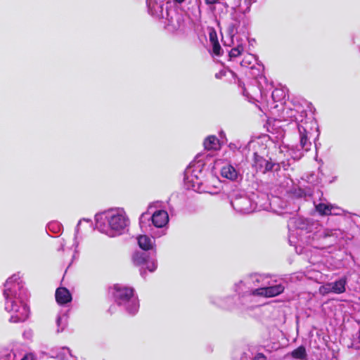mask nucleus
Masks as SVG:
<instances>
[{"instance_id": "nucleus-1", "label": "nucleus", "mask_w": 360, "mask_h": 360, "mask_svg": "<svg viewBox=\"0 0 360 360\" xmlns=\"http://www.w3.org/2000/svg\"><path fill=\"white\" fill-rule=\"evenodd\" d=\"M294 108H285L283 110V117L290 120V124L296 126L299 134V143L288 147L287 153L293 160L301 159L304 153L310 150L311 139H314L315 148L317 150L316 140L319 137V129L314 117H308L307 112L302 105H295Z\"/></svg>"}, {"instance_id": "nucleus-2", "label": "nucleus", "mask_w": 360, "mask_h": 360, "mask_svg": "<svg viewBox=\"0 0 360 360\" xmlns=\"http://www.w3.org/2000/svg\"><path fill=\"white\" fill-rule=\"evenodd\" d=\"M288 228L292 235L295 231L300 236L303 244L318 249L329 248L345 236V231L340 229H326L317 221L301 217L290 219Z\"/></svg>"}, {"instance_id": "nucleus-3", "label": "nucleus", "mask_w": 360, "mask_h": 360, "mask_svg": "<svg viewBox=\"0 0 360 360\" xmlns=\"http://www.w3.org/2000/svg\"><path fill=\"white\" fill-rule=\"evenodd\" d=\"M236 290L241 305L250 307L253 298L274 297L281 294L285 286L277 283L269 274L254 273L245 276L236 284Z\"/></svg>"}, {"instance_id": "nucleus-4", "label": "nucleus", "mask_w": 360, "mask_h": 360, "mask_svg": "<svg viewBox=\"0 0 360 360\" xmlns=\"http://www.w3.org/2000/svg\"><path fill=\"white\" fill-rule=\"evenodd\" d=\"M3 296L5 300V310L12 314L9 321L11 323L25 321L30 314V309L26 303L29 293L19 273L12 275L6 281Z\"/></svg>"}, {"instance_id": "nucleus-5", "label": "nucleus", "mask_w": 360, "mask_h": 360, "mask_svg": "<svg viewBox=\"0 0 360 360\" xmlns=\"http://www.w3.org/2000/svg\"><path fill=\"white\" fill-rule=\"evenodd\" d=\"M95 221L96 229L111 238L122 235L129 224L122 208L110 209L96 214Z\"/></svg>"}, {"instance_id": "nucleus-6", "label": "nucleus", "mask_w": 360, "mask_h": 360, "mask_svg": "<svg viewBox=\"0 0 360 360\" xmlns=\"http://www.w3.org/2000/svg\"><path fill=\"white\" fill-rule=\"evenodd\" d=\"M252 195L250 198L244 193H234L231 200L232 207L238 212L249 214L256 210H267L269 203L267 202V196L265 194L257 196Z\"/></svg>"}, {"instance_id": "nucleus-7", "label": "nucleus", "mask_w": 360, "mask_h": 360, "mask_svg": "<svg viewBox=\"0 0 360 360\" xmlns=\"http://www.w3.org/2000/svg\"><path fill=\"white\" fill-rule=\"evenodd\" d=\"M113 290L115 303L129 314H136L139 309V301L134 289L122 284H116Z\"/></svg>"}, {"instance_id": "nucleus-8", "label": "nucleus", "mask_w": 360, "mask_h": 360, "mask_svg": "<svg viewBox=\"0 0 360 360\" xmlns=\"http://www.w3.org/2000/svg\"><path fill=\"white\" fill-rule=\"evenodd\" d=\"M250 148L252 147L255 149L259 148V150L253 153V167L262 173H266L271 171H277L280 169L278 163L273 162L270 158L266 155V147L264 144H260L259 141H250L248 143Z\"/></svg>"}, {"instance_id": "nucleus-9", "label": "nucleus", "mask_w": 360, "mask_h": 360, "mask_svg": "<svg viewBox=\"0 0 360 360\" xmlns=\"http://www.w3.org/2000/svg\"><path fill=\"white\" fill-rule=\"evenodd\" d=\"M203 164L200 160L190 165L185 172L184 182L188 189H192L198 193H210L203 184Z\"/></svg>"}, {"instance_id": "nucleus-10", "label": "nucleus", "mask_w": 360, "mask_h": 360, "mask_svg": "<svg viewBox=\"0 0 360 360\" xmlns=\"http://www.w3.org/2000/svg\"><path fill=\"white\" fill-rule=\"evenodd\" d=\"M164 20L165 27L169 32L182 30L185 27V20L184 15L173 7L170 2H167Z\"/></svg>"}, {"instance_id": "nucleus-11", "label": "nucleus", "mask_w": 360, "mask_h": 360, "mask_svg": "<svg viewBox=\"0 0 360 360\" xmlns=\"http://www.w3.org/2000/svg\"><path fill=\"white\" fill-rule=\"evenodd\" d=\"M134 265L141 267L140 274L145 277L146 270L154 272L158 267V262L155 257H150L148 254L143 251H135L131 257Z\"/></svg>"}, {"instance_id": "nucleus-12", "label": "nucleus", "mask_w": 360, "mask_h": 360, "mask_svg": "<svg viewBox=\"0 0 360 360\" xmlns=\"http://www.w3.org/2000/svg\"><path fill=\"white\" fill-rule=\"evenodd\" d=\"M229 34L230 35L231 44L233 47L229 51V56L231 60H234L240 56L244 51L245 41L247 37H240L237 34V28L235 24H231L228 28Z\"/></svg>"}, {"instance_id": "nucleus-13", "label": "nucleus", "mask_w": 360, "mask_h": 360, "mask_svg": "<svg viewBox=\"0 0 360 360\" xmlns=\"http://www.w3.org/2000/svg\"><path fill=\"white\" fill-rule=\"evenodd\" d=\"M152 221L153 225L155 228H164L169 221V215L165 210H157L152 216H149L148 212L143 213L139 218V224L143 229L146 226V221Z\"/></svg>"}, {"instance_id": "nucleus-14", "label": "nucleus", "mask_w": 360, "mask_h": 360, "mask_svg": "<svg viewBox=\"0 0 360 360\" xmlns=\"http://www.w3.org/2000/svg\"><path fill=\"white\" fill-rule=\"evenodd\" d=\"M221 175L232 181H238L241 179L242 174L239 169V163L230 160L229 163L221 167Z\"/></svg>"}, {"instance_id": "nucleus-15", "label": "nucleus", "mask_w": 360, "mask_h": 360, "mask_svg": "<svg viewBox=\"0 0 360 360\" xmlns=\"http://www.w3.org/2000/svg\"><path fill=\"white\" fill-rule=\"evenodd\" d=\"M165 1L147 0L148 13L153 17L161 19L165 17V10L164 9Z\"/></svg>"}, {"instance_id": "nucleus-16", "label": "nucleus", "mask_w": 360, "mask_h": 360, "mask_svg": "<svg viewBox=\"0 0 360 360\" xmlns=\"http://www.w3.org/2000/svg\"><path fill=\"white\" fill-rule=\"evenodd\" d=\"M56 300L59 305H65L72 301V295L70 291L64 287H60L56 290Z\"/></svg>"}, {"instance_id": "nucleus-17", "label": "nucleus", "mask_w": 360, "mask_h": 360, "mask_svg": "<svg viewBox=\"0 0 360 360\" xmlns=\"http://www.w3.org/2000/svg\"><path fill=\"white\" fill-rule=\"evenodd\" d=\"M347 283V279L345 276H342L334 282H330L332 293H344L346 291Z\"/></svg>"}, {"instance_id": "nucleus-18", "label": "nucleus", "mask_w": 360, "mask_h": 360, "mask_svg": "<svg viewBox=\"0 0 360 360\" xmlns=\"http://www.w3.org/2000/svg\"><path fill=\"white\" fill-rule=\"evenodd\" d=\"M69 310L60 311L56 318L57 333L63 332L68 326Z\"/></svg>"}, {"instance_id": "nucleus-19", "label": "nucleus", "mask_w": 360, "mask_h": 360, "mask_svg": "<svg viewBox=\"0 0 360 360\" xmlns=\"http://www.w3.org/2000/svg\"><path fill=\"white\" fill-rule=\"evenodd\" d=\"M51 354L52 357H55L58 360H69L70 358H73L70 349L66 347L52 350Z\"/></svg>"}, {"instance_id": "nucleus-20", "label": "nucleus", "mask_w": 360, "mask_h": 360, "mask_svg": "<svg viewBox=\"0 0 360 360\" xmlns=\"http://www.w3.org/2000/svg\"><path fill=\"white\" fill-rule=\"evenodd\" d=\"M138 244L143 250H153L155 246V240L146 235H141L138 237Z\"/></svg>"}, {"instance_id": "nucleus-21", "label": "nucleus", "mask_w": 360, "mask_h": 360, "mask_svg": "<svg viewBox=\"0 0 360 360\" xmlns=\"http://www.w3.org/2000/svg\"><path fill=\"white\" fill-rule=\"evenodd\" d=\"M204 147L206 150H217L220 148V143L218 138L214 135L207 136L204 141Z\"/></svg>"}, {"instance_id": "nucleus-22", "label": "nucleus", "mask_w": 360, "mask_h": 360, "mask_svg": "<svg viewBox=\"0 0 360 360\" xmlns=\"http://www.w3.org/2000/svg\"><path fill=\"white\" fill-rule=\"evenodd\" d=\"M335 207L333 205L323 202H320L316 205V210L321 215L339 214L340 212L333 211Z\"/></svg>"}, {"instance_id": "nucleus-23", "label": "nucleus", "mask_w": 360, "mask_h": 360, "mask_svg": "<svg viewBox=\"0 0 360 360\" xmlns=\"http://www.w3.org/2000/svg\"><path fill=\"white\" fill-rule=\"evenodd\" d=\"M292 356L294 359L304 360L307 357V352L304 346H300L297 349H294L291 353Z\"/></svg>"}, {"instance_id": "nucleus-24", "label": "nucleus", "mask_w": 360, "mask_h": 360, "mask_svg": "<svg viewBox=\"0 0 360 360\" xmlns=\"http://www.w3.org/2000/svg\"><path fill=\"white\" fill-rule=\"evenodd\" d=\"M285 97V92L281 89H275L271 92V98L275 102H280Z\"/></svg>"}, {"instance_id": "nucleus-25", "label": "nucleus", "mask_w": 360, "mask_h": 360, "mask_svg": "<svg viewBox=\"0 0 360 360\" xmlns=\"http://www.w3.org/2000/svg\"><path fill=\"white\" fill-rule=\"evenodd\" d=\"M241 148L242 143L239 141L231 142L229 144V148L233 152V156L242 155V151L240 150Z\"/></svg>"}, {"instance_id": "nucleus-26", "label": "nucleus", "mask_w": 360, "mask_h": 360, "mask_svg": "<svg viewBox=\"0 0 360 360\" xmlns=\"http://www.w3.org/2000/svg\"><path fill=\"white\" fill-rule=\"evenodd\" d=\"M256 60L255 56L252 54H246L243 59L240 61V65L243 67L248 68L252 65Z\"/></svg>"}, {"instance_id": "nucleus-27", "label": "nucleus", "mask_w": 360, "mask_h": 360, "mask_svg": "<svg viewBox=\"0 0 360 360\" xmlns=\"http://www.w3.org/2000/svg\"><path fill=\"white\" fill-rule=\"evenodd\" d=\"M15 354L9 349L4 350L0 352V360H15Z\"/></svg>"}, {"instance_id": "nucleus-28", "label": "nucleus", "mask_w": 360, "mask_h": 360, "mask_svg": "<svg viewBox=\"0 0 360 360\" xmlns=\"http://www.w3.org/2000/svg\"><path fill=\"white\" fill-rule=\"evenodd\" d=\"M243 89V94L248 98H255V91H257L256 88H255L253 86H250L248 88L243 86H242Z\"/></svg>"}, {"instance_id": "nucleus-29", "label": "nucleus", "mask_w": 360, "mask_h": 360, "mask_svg": "<svg viewBox=\"0 0 360 360\" xmlns=\"http://www.w3.org/2000/svg\"><path fill=\"white\" fill-rule=\"evenodd\" d=\"M47 228L49 231L58 233L61 231L62 226L57 221H52L48 224Z\"/></svg>"}, {"instance_id": "nucleus-30", "label": "nucleus", "mask_w": 360, "mask_h": 360, "mask_svg": "<svg viewBox=\"0 0 360 360\" xmlns=\"http://www.w3.org/2000/svg\"><path fill=\"white\" fill-rule=\"evenodd\" d=\"M319 292L322 295H326L332 293L330 282L326 283L319 287Z\"/></svg>"}, {"instance_id": "nucleus-31", "label": "nucleus", "mask_w": 360, "mask_h": 360, "mask_svg": "<svg viewBox=\"0 0 360 360\" xmlns=\"http://www.w3.org/2000/svg\"><path fill=\"white\" fill-rule=\"evenodd\" d=\"M81 223H82V220H79L78 224H77V225L76 229H75V237H74V242H73V244L72 245V248H75V252H77V248H78V245H79V241L77 240V236H78V233H79V226Z\"/></svg>"}, {"instance_id": "nucleus-32", "label": "nucleus", "mask_w": 360, "mask_h": 360, "mask_svg": "<svg viewBox=\"0 0 360 360\" xmlns=\"http://www.w3.org/2000/svg\"><path fill=\"white\" fill-rule=\"evenodd\" d=\"M209 39L211 44L219 42L217 39V32L214 29H212L209 33Z\"/></svg>"}, {"instance_id": "nucleus-33", "label": "nucleus", "mask_w": 360, "mask_h": 360, "mask_svg": "<svg viewBox=\"0 0 360 360\" xmlns=\"http://www.w3.org/2000/svg\"><path fill=\"white\" fill-rule=\"evenodd\" d=\"M212 52L214 55L219 56L221 55V48L219 42L212 44Z\"/></svg>"}, {"instance_id": "nucleus-34", "label": "nucleus", "mask_w": 360, "mask_h": 360, "mask_svg": "<svg viewBox=\"0 0 360 360\" xmlns=\"http://www.w3.org/2000/svg\"><path fill=\"white\" fill-rule=\"evenodd\" d=\"M266 356L261 352H258L255 354V356L252 358V360H266Z\"/></svg>"}, {"instance_id": "nucleus-35", "label": "nucleus", "mask_w": 360, "mask_h": 360, "mask_svg": "<svg viewBox=\"0 0 360 360\" xmlns=\"http://www.w3.org/2000/svg\"><path fill=\"white\" fill-rule=\"evenodd\" d=\"M193 15H195V18L196 20H198L200 18V8L199 6H196V7L194 10Z\"/></svg>"}, {"instance_id": "nucleus-36", "label": "nucleus", "mask_w": 360, "mask_h": 360, "mask_svg": "<svg viewBox=\"0 0 360 360\" xmlns=\"http://www.w3.org/2000/svg\"><path fill=\"white\" fill-rule=\"evenodd\" d=\"M153 238H155V237L159 238V237H161L166 234V230L162 229L160 231H158L157 233L153 232Z\"/></svg>"}, {"instance_id": "nucleus-37", "label": "nucleus", "mask_w": 360, "mask_h": 360, "mask_svg": "<svg viewBox=\"0 0 360 360\" xmlns=\"http://www.w3.org/2000/svg\"><path fill=\"white\" fill-rule=\"evenodd\" d=\"M256 0H245V4L247 6V9L249 10L250 6Z\"/></svg>"}, {"instance_id": "nucleus-38", "label": "nucleus", "mask_w": 360, "mask_h": 360, "mask_svg": "<svg viewBox=\"0 0 360 360\" xmlns=\"http://www.w3.org/2000/svg\"><path fill=\"white\" fill-rule=\"evenodd\" d=\"M23 336L25 337L26 338H30L32 336V331L31 330L25 331L23 333Z\"/></svg>"}, {"instance_id": "nucleus-39", "label": "nucleus", "mask_w": 360, "mask_h": 360, "mask_svg": "<svg viewBox=\"0 0 360 360\" xmlns=\"http://www.w3.org/2000/svg\"><path fill=\"white\" fill-rule=\"evenodd\" d=\"M206 4L212 5L216 4L219 0H205Z\"/></svg>"}, {"instance_id": "nucleus-40", "label": "nucleus", "mask_w": 360, "mask_h": 360, "mask_svg": "<svg viewBox=\"0 0 360 360\" xmlns=\"http://www.w3.org/2000/svg\"><path fill=\"white\" fill-rule=\"evenodd\" d=\"M65 244H66V243L63 239L62 241L60 242V247L58 248V250H64Z\"/></svg>"}, {"instance_id": "nucleus-41", "label": "nucleus", "mask_w": 360, "mask_h": 360, "mask_svg": "<svg viewBox=\"0 0 360 360\" xmlns=\"http://www.w3.org/2000/svg\"><path fill=\"white\" fill-rule=\"evenodd\" d=\"M334 207H335V209L333 210V211L340 212V214L338 215H340L342 214V212H343V210L342 209H340V207H335V206H334Z\"/></svg>"}, {"instance_id": "nucleus-42", "label": "nucleus", "mask_w": 360, "mask_h": 360, "mask_svg": "<svg viewBox=\"0 0 360 360\" xmlns=\"http://www.w3.org/2000/svg\"><path fill=\"white\" fill-rule=\"evenodd\" d=\"M21 360H33L31 355H25Z\"/></svg>"}, {"instance_id": "nucleus-43", "label": "nucleus", "mask_w": 360, "mask_h": 360, "mask_svg": "<svg viewBox=\"0 0 360 360\" xmlns=\"http://www.w3.org/2000/svg\"><path fill=\"white\" fill-rule=\"evenodd\" d=\"M185 0H174V1L175 3H177V4H181Z\"/></svg>"}, {"instance_id": "nucleus-44", "label": "nucleus", "mask_w": 360, "mask_h": 360, "mask_svg": "<svg viewBox=\"0 0 360 360\" xmlns=\"http://www.w3.org/2000/svg\"><path fill=\"white\" fill-rule=\"evenodd\" d=\"M260 95L261 98H262L263 96H266L265 92L263 91L262 90H260Z\"/></svg>"}, {"instance_id": "nucleus-45", "label": "nucleus", "mask_w": 360, "mask_h": 360, "mask_svg": "<svg viewBox=\"0 0 360 360\" xmlns=\"http://www.w3.org/2000/svg\"><path fill=\"white\" fill-rule=\"evenodd\" d=\"M221 72H220L219 74H216V75H215V77H216L217 78H219V77H220V75H221Z\"/></svg>"}, {"instance_id": "nucleus-46", "label": "nucleus", "mask_w": 360, "mask_h": 360, "mask_svg": "<svg viewBox=\"0 0 360 360\" xmlns=\"http://www.w3.org/2000/svg\"><path fill=\"white\" fill-rule=\"evenodd\" d=\"M83 221H87V222H89V220H88V219H83Z\"/></svg>"}, {"instance_id": "nucleus-47", "label": "nucleus", "mask_w": 360, "mask_h": 360, "mask_svg": "<svg viewBox=\"0 0 360 360\" xmlns=\"http://www.w3.org/2000/svg\"><path fill=\"white\" fill-rule=\"evenodd\" d=\"M227 299H228V300H232V298H231V297H228Z\"/></svg>"}]
</instances>
